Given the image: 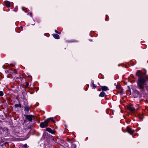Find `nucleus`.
I'll use <instances>...</instances> for the list:
<instances>
[{
  "mask_svg": "<svg viewBox=\"0 0 148 148\" xmlns=\"http://www.w3.org/2000/svg\"><path fill=\"white\" fill-rule=\"evenodd\" d=\"M24 116L26 117V120H28V121H31L32 120V118L34 117V116L32 115H24Z\"/></svg>",
  "mask_w": 148,
  "mask_h": 148,
  "instance_id": "1",
  "label": "nucleus"
},
{
  "mask_svg": "<svg viewBox=\"0 0 148 148\" xmlns=\"http://www.w3.org/2000/svg\"><path fill=\"white\" fill-rule=\"evenodd\" d=\"M116 88L117 89V92L119 93L121 95L123 96L124 93L123 92V89L122 88L118 86H117Z\"/></svg>",
  "mask_w": 148,
  "mask_h": 148,
  "instance_id": "2",
  "label": "nucleus"
},
{
  "mask_svg": "<svg viewBox=\"0 0 148 148\" xmlns=\"http://www.w3.org/2000/svg\"><path fill=\"white\" fill-rule=\"evenodd\" d=\"M132 105L130 104H128L127 106V109L132 112H134L135 109L134 107H132Z\"/></svg>",
  "mask_w": 148,
  "mask_h": 148,
  "instance_id": "3",
  "label": "nucleus"
},
{
  "mask_svg": "<svg viewBox=\"0 0 148 148\" xmlns=\"http://www.w3.org/2000/svg\"><path fill=\"white\" fill-rule=\"evenodd\" d=\"M48 124L46 121H44V122H41L40 124V127L42 128H44L47 127Z\"/></svg>",
  "mask_w": 148,
  "mask_h": 148,
  "instance_id": "4",
  "label": "nucleus"
},
{
  "mask_svg": "<svg viewBox=\"0 0 148 148\" xmlns=\"http://www.w3.org/2000/svg\"><path fill=\"white\" fill-rule=\"evenodd\" d=\"M132 95L134 98L138 97L139 95L138 91L136 90H134Z\"/></svg>",
  "mask_w": 148,
  "mask_h": 148,
  "instance_id": "5",
  "label": "nucleus"
},
{
  "mask_svg": "<svg viewBox=\"0 0 148 148\" xmlns=\"http://www.w3.org/2000/svg\"><path fill=\"white\" fill-rule=\"evenodd\" d=\"M145 80L144 79H143H143L140 78V79H139V88H143V87L141 86L140 85V84H141V85L145 83Z\"/></svg>",
  "mask_w": 148,
  "mask_h": 148,
  "instance_id": "6",
  "label": "nucleus"
},
{
  "mask_svg": "<svg viewBox=\"0 0 148 148\" xmlns=\"http://www.w3.org/2000/svg\"><path fill=\"white\" fill-rule=\"evenodd\" d=\"M127 132L131 134H132L134 132V130H132L131 128L128 127H127Z\"/></svg>",
  "mask_w": 148,
  "mask_h": 148,
  "instance_id": "7",
  "label": "nucleus"
},
{
  "mask_svg": "<svg viewBox=\"0 0 148 148\" xmlns=\"http://www.w3.org/2000/svg\"><path fill=\"white\" fill-rule=\"evenodd\" d=\"M46 130L52 134H54L55 132L54 131L52 130L49 127L46 128Z\"/></svg>",
  "mask_w": 148,
  "mask_h": 148,
  "instance_id": "8",
  "label": "nucleus"
},
{
  "mask_svg": "<svg viewBox=\"0 0 148 148\" xmlns=\"http://www.w3.org/2000/svg\"><path fill=\"white\" fill-rule=\"evenodd\" d=\"M128 89L127 90L126 92V94L127 95H130L131 94V89L129 87H128Z\"/></svg>",
  "mask_w": 148,
  "mask_h": 148,
  "instance_id": "9",
  "label": "nucleus"
},
{
  "mask_svg": "<svg viewBox=\"0 0 148 148\" xmlns=\"http://www.w3.org/2000/svg\"><path fill=\"white\" fill-rule=\"evenodd\" d=\"M5 4L7 7H10V2L8 1H6L5 2Z\"/></svg>",
  "mask_w": 148,
  "mask_h": 148,
  "instance_id": "10",
  "label": "nucleus"
},
{
  "mask_svg": "<svg viewBox=\"0 0 148 148\" xmlns=\"http://www.w3.org/2000/svg\"><path fill=\"white\" fill-rule=\"evenodd\" d=\"M101 89L103 91H106L109 90L108 87L106 86H102Z\"/></svg>",
  "mask_w": 148,
  "mask_h": 148,
  "instance_id": "11",
  "label": "nucleus"
},
{
  "mask_svg": "<svg viewBox=\"0 0 148 148\" xmlns=\"http://www.w3.org/2000/svg\"><path fill=\"white\" fill-rule=\"evenodd\" d=\"M24 111H25L28 112L29 111V107L27 106H25L24 107Z\"/></svg>",
  "mask_w": 148,
  "mask_h": 148,
  "instance_id": "12",
  "label": "nucleus"
},
{
  "mask_svg": "<svg viewBox=\"0 0 148 148\" xmlns=\"http://www.w3.org/2000/svg\"><path fill=\"white\" fill-rule=\"evenodd\" d=\"M53 37L56 39H59V36L57 34H55L53 35Z\"/></svg>",
  "mask_w": 148,
  "mask_h": 148,
  "instance_id": "13",
  "label": "nucleus"
},
{
  "mask_svg": "<svg viewBox=\"0 0 148 148\" xmlns=\"http://www.w3.org/2000/svg\"><path fill=\"white\" fill-rule=\"evenodd\" d=\"M105 95V93L103 92H102L99 95V96L100 97H103Z\"/></svg>",
  "mask_w": 148,
  "mask_h": 148,
  "instance_id": "14",
  "label": "nucleus"
},
{
  "mask_svg": "<svg viewBox=\"0 0 148 148\" xmlns=\"http://www.w3.org/2000/svg\"><path fill=\"white\" fill-rule=\"evenodd\" d=\"M15 106L16 108L19 107L21 108V106L20 103H19V104H15Z\"/></svg>",
  "mask_w": 148,
  "mask_h": 148,
  "instance_id": "15",
  "label": "nucleus"
},
{
  "mask_svg": "<svg viewBox=\"0 0 148 148\" xmlns=\"http://www.w3.org/2000/svg\"><path fill=\"white\" fill-rule=\"evenodd\" d=\"M136 75L137 76V78H138V84H139V73H138V71L136 73Z\"/></svg>",
  "mask_w": 148,
  "mask_h": 148,
  "instance_id": "16",
  "label": "nucleus"
},
{
  "mask_svg": "<svg viewBox=\"0 0 148 148\" xmlns=\"http://www.w3.org/2000/svg\"><path fill=\"white\" fill-rule=\"evenodd\" d=\"M50 121H51V118L47 119L45 121H46V122L47 123V124H48V123Z\"/></svg>",
  "mask_w": 148,
  "mask_h": 148,
  "instance_id": "17",
  "label": "nucleus"
},
{
  "mask_svg": "<svg viewBox=\"0 0 148 148\" xmlns=\"http://www.w3.org/2000/svg\"><path fill=\"white\" fill-rule=\"evenodd\" d=\"M3 95V93L2 91H0V96H2Z\"/></svg>",
  "mask_w": 148,
  "mask_h": 148,
  "instance_id": "18",
  "label": "nucleus"
},
{
  "mask_svg": "<svg viewBox=\"0 0 148 148\" xmlns=\"http://www.w3.org/2000/svg\"><path fill=\"white\" fill-rule=\"evenodd\" d=\"M53 117H52V118H51V121H52L54 123H55V122L54 121V120L53 119Z\"/></svg>",
  "mask_w": 148,
  "mask_h": 148,
  "instance_id": "19",
  "label": "nucleus"
},
{
  "mask_svg": "<svg viewBox=\"0 0 148 148\" xmlns=\"http://www.w3.org/2000/svg\"><path fill=\"white\" fill-rule=\"evenodd\" d=\"M92 86L95 88H96L97 86H95V85L94 84L93 82H92Z\"/></svg>",
  "mask_w": 148,
  "mask_h": 148,
  "instance_id": "20",
  "label": "nucleus"
},
{
  "mask_svg": "<svg viewBox=\"0 0 148 148\" xmlns=\"http://www.w3.org/2000/svg\"><path fill=\"white\" fill-rule=\"evenodd\" d=\"M23 146L25 147V148H27V145L26 144H25L24 145H23Z\"/></svg>",
  "mask_w": 148,
  "mask_h": 148,
  "instance_id": "21",
  "label": "nucleus"
},
{
  "mask_svg": "<svg viewBox=\"0 0 148 148\" xmlns=\"http://www.w3.org/2000/svg\"><path fill=\"white\" fill-rule=\"evenodd\" d=\"M27 120H26V118H25V119L24 120V123H26V122H27Z\"/></svg>",
  "mask_w": 148,
  "mask_h": 148,
  "instance_id": "22",
  "label": "nucleus"
},
{
  "mask_svg": "<svg viewBox=\"0 0 148 148\" xmlns=\"http://www.w3.org/2000/svg\"><path fill=\"white\" fill-rule=\"evenodd\" d=\"M55 32L56 33H58V31L57 30H55Z\"/></svg>",
  "mask_w": 148,
  "mask_h": 148,
  "instance_id": "23",
  "label": "nucleus"
},
{
  "mask_svg": "<svg viewBox=\"0 0 148 148\" xmlns=\"http://www.w3.org/2000/svg\"><path fill=\"white\" fill-rule=\"evenodd\" d=\"M31 127H32V126H31V125H30V127H29V126H28V128H30H30H31Z\"/></svg>",
  "mask_w": 148,
  "mask_h": 148,
  "instance_id": "24",
  "label": "nucleus"
},
{
  "mask_svg": "<svg viewBox=\"0 0 148 148\" xmlns=\"http://www.w3.org/2000/svg\"><path fill=\"white\" fill-rule=\"evenodd\" d=\"M58 34H60L61 33V32H58Z\"/></svg>",
  "mask_w": 148,
  "mask_h": 148,
  "instance_id": "25",
  "label": "nucleus"
},
{
  "mask_svg": "<svg viewBox=\"0 0 148 148\" xmlns=\"http://www.w3.org/2000/svg\"><path fill=\"white\" fill-rule=\"evenodd\" d=\"M1 129H2L3 130V128L1 127Z\"/></svg>",
  "mask_w": 148,
  "mask_h": 148,
  "instance_id": "26",
  "label": "nucleus"
},
{
  "mask_svg": "<svg viewBox=\"0 0 148 148\" xmlns=\"http://www.w3.org/2000/svg\"><path fill=\"white\" fill-rule=\"evenodd\" d=\"M28 83H27V86H28Z\"/></svg>",
  "mask_w": 148,
  "mask_h": 148,
  "instance_id": "27",
  "label": "nucleus"
},
{
  "mask_svg": "<svg viewBox=\"0 0 148 148\" xmlns=\"http://www.w3.org/2000/svg\"><path fill=\"white\" fill-rule=\"evenodd\" d=\"M99 91H100L101 90V89H99Z\"/></svg>",
  "mask_w": 148,
  "mask_h": 148,
  "instance_id": "28",
  "label": "nucleus"
}]
</instances>
